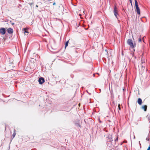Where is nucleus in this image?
Wrapping results in <instances>:
<instances>
[{
    "mask_svg": "<svg viewBox=\"0 0 150 150\" xmlns=\"http://www.w3.org/2000/svg\"><path fill=\"white\" fill-rule=\"evenodd\" d=\"M127 44L130 46L132 48H133L136 47V44L134 43L131 39H128L127 41Z\"/></svg>",
    "mask_w": 150,
    "mask_h": 150,
    "instance_id": "1",
    "label": "nucleus"
},
{
    "mask_svg": "<svg viewBox=\"0 0 150 150\" xmlns=\"http://www.w3.org/2000/svg\"><path fill=\"white\" fill-rule=\"evenodd\" d=\"M113 12L114 15L115 16V17L117 18V15L118 14V11H117V8L116 6H115Z\"/></svg>",
    "mask_w": 150,
    "mask_h": 150,
    "instance_id": "2",
    "label": "nucleus"
},
{
    "mask_svg": "<svg viewBox=\"0 0 150 150\" xmlns=\"http://www.w3.org/2000/svg\"><path fill=\"white\" fill-rule=\"evenodd\" d=\"M0 33L2 35L5 34L6 33L5 29L4 28H1L0 29Z\"/></svg>",
    "mask_w": 150,
    "mask_h": 150,
    "instance_id": "3",
    "label": "nucleus"
},
{
    "mask_svg": "<svg viewBox=\"0 0 150 150\" xmlns=\"http://www.w3.org/2000/svg\"><path fill=\"white\" fill-rule=\"evenodd\" d=\"M38 81L40 84H42L45 82L44 78L42 77H40Z\"/></svg>",
    "mask_w": 150,
    "mask_h": 150,
    "instance_id": "4",
    "label": "nucleus"
},
{
    "mask_svg": "<svg viewBox=\"0 0 150 150\" xmlns=\"http://www.w3.org/2000/svg\"><path fill=\"white\" fill-rule=\"evenodd\" d=\"M7 31L9 34H11L13 33V30L12 28H10L7 29Z\"/></svg>",
    "mask_w": 150,
    "mask_h": 150,
    "instance_id": "5",
    "label": "nucleus"
},
{
    "mask_svg": "<svg viewBox=\"0 0 150 150\" xmlns=\"http://www.w3.org/2000/svg\"><path fill=\"white\" fill-rule=\"evenodd\" d=\"M135 3L136 9L139 8L137 0H135Z\"/></svg>",
    "mask_w": 150,
    "mask_h": 150,
    "instance_id": "6",
    "label": "nucleus"
},
{
    "mask_svg": "<svg viewBox=\"0 0 150 150\" xmlns=\"http://www.w3.org/2000/svg\"><path fill=\"white\" fill-rule=\"evenodd\" d=\"M138 103L139 105H141L142 103V100L140 98H139L137 100Z\"/></svg>",
    "mask_w": 150,
    "mask_h": 150,
    "instance_id": "7",
    "label": "nucleus"
},
{
    "mask_svg": "<svg viewBox=\"0 0 150 150\" xmlns=\"http://www.w3.org/2000/svg\"><path fill=\"white\" fill-rule=\"evenodd\" d=\"M142 108L144 109L145 111H146L147 109V106L146 105H144L142 106Z\"/></svg>",
    "mask_w": 150,
    "mask_h": 150,
    "instance_id": "8",
    "label": "nucleus"
},
{
    "mask_svg": "<svg viewBox=\"0 0 150 150\" xmlns=\"http://www.w3.org/2000/svg\"><path fill=\"white\" fill-rule=\"evenodd\" d=\"M145 59L144 58H142L141 60V62L142 64L145 63Z\"/></svg>",
    "mask_w": 150,
    "mask_h": 150,
    "instance_id": "9",
    "label": "nucleus"
},
{
    "mask_svg": "<svg viewBox=\"0 0 150 150\" xmlns=\"http://www.w3.org/2000/svg\"><path fill=\"white\" fill-rule=\"evenodd\" d=\"M112 138L111 137H109L108 139V142H112Z\"/></svg>",
    "mask_w": 150,
    "mask_h": 150,
    "instance_id": "10",
    "label": "nucleus"
},
{
    "mask_svg": "<svg viewBox=\"0 0 150 150\" xmlns=\"http://www.w3.org/2000/svg\"><path fill=\"white\" fill-rule=\"evenodd\" d=\"M69 42V40H68L67 41L65 44V48H66L68 46V43Z\"/></svg>",
    "mask_w": 150,
    "mask_h": 150,
    "instance_id": "11",
    "label": "nucleus"
},
{
    "mask_svg": "<svg viewBox=\"0 0 150 150\" xmlns=\"http://www.w3.org/2000/svg\"><path fill=\"white\" fill-rule=\"evenodd\" d=\"M136 10L137 14L139 15L140 14V11L139 8L136 9Z\"/></svg>",
    "mask_w": 150,
    "mask_h": 150,
    "instance_id": "12",
    "label": "nucleus"
},
{
    "mask_svg": "<svg viewBox=\"0 0 150 150\" xmlns=\"http://www.w3.org/2000/svg\"><path fill=\"white\" fill-rule=\"evenodd\" d=\"M14 133H13V135H12V137H13V139L14 137H15V135H16V132H15V129H14Z\"/></svg>",
    "mask_w": 150,
    "mask_h": 150,
    "instance_id": "13",
    "label": "nucleus"
},
{
    "mask_svg": "<svg viewBox=\"0 0 150 150\" xmlns=\"http://www.w3.org/2000/svg\"><path fill=\"white\" fill-rule=\"evenodd\" d=\"M23 30H24V33H28V31H27L25 28H24Z\"/></svg>",
    "mask_w": 150,
    "mask_h": 150,
    "instance_id": "14",
    "label": "nucleus"
},
{
    "mask_svg": "<svg viewBox=\"0 0 150 150\" xmlns=\"http://www.w3.org/2000/svg\"><path fill=\"white\" fill-rule=\"evenodd\" d=\"M120 104H118V108H119V110H121V108H120Z\"/></svg>",
    "mask_w": 150,
    "mask_h": 150,
    "instance_id": "15",
    "label": "nucleus"
},
{
    "mask_svg": "<svg viewBox=\"0 0 150 150\" xmlns=\"http://www.w3.org/2000/svg\"><path fill=\"white\" fill-rule=\"evenodd\" d=\"M141 41H142V39H141V38H139V42H141Z\"/></svg>",
    "mask_w": 150,
    "mask_h": 150,
    "instance_id": "16",
    "label": "nucleus"
},
{
    "mask_svg": "<svg viewBox=\"0 0 150 150\" xmlns=\"http://www.w3.org/2000/svg\"><path fill=\"white\" fill-rule=\"evenodd\" d=\"M98 120H99V121L100 123H101L102 122L100 120V118L98 119Z\"/></svg>",
    "mask_w": 150,
    "mask_h": 150,
    "instance_id": "17",
    "label": "nucleus"
},
{
    "mask_svg": "<svg viewBox=\"0 0 150 150\" xmlns=\"http://www.w3.org/2000/svg\"><path fill=\"white\" fill-rule=\"evenodd\" d=\"M147 150H150V146H149Z\"/></svg>",
    "mask_w": 150,
    "mask_h": 150,
    "instance_id": "18",
    "label": "nucleus"
},
{
    "mask_svg": "<svg viewBox=\"0 0 150 150\" xmlns=\"http://www.w3.org/2000/svg\"><path fill=\"white\" fill-rule=\"evenodd\" d=\"M146 140H147V141H149V138H148L147 137V138H146Z\"/></svg>",
    "mask_w": 150,
    "mask_h": 150,
    "instance_id": "19",
    "label": "nucleus"
},
{
    "mask_svg": "<svg viewBox=\"0 0 150 150\" xmlns=\"http://www.w3.org/2000/svg\"><path fill=\"white\" fill-rule=\"evenodd\" d=\"M118 140V137L115 140V141L116 142Z\"/></svg>",
    "mask_w": 150,
    "mask_h": 150,
    "instance_id": "20",
    "label": "nucleus"
},
{
    "mask_svg": "<svg viewBox=\"0 0 150 150\" xmlns=\"http://www.w3.org/2000/svg\"><path fill=\"white\" fill-rule=\"evenodd\" d=\"M148 116V120H150V117H149L148 116Z\"/></svg>",
    "mask_w": 150,
    "mask_h": 150,
    "instance_id": "21",
    "label": "nucleus"
},
{
    "mask_svg": "<svg viewBox=\"0 0 150 150\" xmlns=\"http://www.w3.org/2000/svg\"><path fill=\"white\" fill-rule=\"evenodd\" d=\"M129 1H130L131 3V4H132V0H129Z\"/></svg>",
    "mask_w": 150,
    "mask_h": 150,
    "instance_id": "22",
    "label": "nucleus"
},
{
    "mask_svg": "<svg viewBox=\"0 0 150 150\" xmlns=\"http://www.w3.org/2000/svg\"><path fill=\"white\" fill-rule=\"evenodd\" d=\"M55 4H56L55 3V2H54V3H53V5H55Z\"/></svg>",
    "mask_w": 150,
    "mask_h": 150,
    "instance_id": "23",
    "label": "nucleus"
},
{
    "mask_svg": "<svg viewBox=\"0 0 150 150\" xmlns=\"http://www.w3.org/2000/svg\"><path fill=\"white\" fill-rule=\"evenodd\" d=\"M11 24H12V25H13L14 24V23H12Z\"/></svg>",
    "mask_w": 150,
    "mask_h": 150,
    "instance_id": "24",
    "label": "nucleus"
},
{
    "mask_svg": "<svg viewBox=\"0 0 150 150\" xmlns=\"http://www.w3.org/2000/svg\"><path fill=\"white\" fill-rule=\"evenodd\" d=\"M139 144L140 145L141 144H140V141L139 142Z\"/></svg>",
    "mask_w": 150,
    "mask_h": 150,
    "instance_id": "25",
    "label": "nucleus"
},
{
    "mask_svg": "<svg viewBox=\"0 0 150 150\" xmlns=\"http://www.w3.org/2000/svg\"><path fill=\"white\" fill-rule=\"evenodd\" d=\"M36 6L37 7H38V5H36Z\"/></svg>",
    "mask_w": 150,
    "mask_h": 150,
    "instance_id": "26",
    "label": "nucleus"
},
{
    "mask_svg": "<svg viewBox=\"0 0 150 150\" xmlns=\"http://www.w3.org/2000/svg\"><path fill=\"white\" fill-rule=\"evenodd\" d=\"M78 125L80 127V125H79V124H78Z\"/></svg>",
    "mask_w": 150,
    "mask_h": 150,
    "instance_id": "27",
    "label": "nucleus"
},
{
    "mask_svg": "<svg viewBox=\"0 0 150 150\" xmlns=\"http://www.w3.org/2000/svg\"><path fill=\"white\" fill-rule=\"evenodd\" d=\"M134 139H135V136H134Z\"/></svg>",
    "mask_w": 150,
    "mask_h": 150,
    "instance_id": "28",
    "label": "nucleus"
},
{
    "mask_svg": "<svg viewBox=\"0 0 150 150\" xmlns=\"http://www.w3.org/2000/svg\"><path fill=\"white\" fill-rule=\"evenodd\" d=\"M48 0V1H50L51 0Z\"/></svg>",
    "mask_w": 150,
    "mask_h": 150,
    "instance_id": "29",
    "label": "nucleus"
},
{
    "mask_svg": "<svg viewBox=\"0 0 150 150\" xmlns=\"http://www.w3.org/2000/svg\"><path fill=\"white\" fill-rule=\"evenodd\" d=\"M149 123H150V120H149Z\"/></svg>",
    "mask_w": 150,
    "mask_h": 150,
    "instance_id": "30",
    "label": "nucleus"
},
{
    "mask_svg": "<svg viewBox=\"0 0 150 150\" xmlns=\"http://www.w3.org/2000/svg\"><path fill=\"white\" fill-rule=\"evenodd\" d=\"M81 14H79V15H80V16H81Z\"/></svg>",
    "mask_w": 150,
    "mask_h": 150,
    "instance_id": "31",
    "label": "nucleus"
}]
</instances>
